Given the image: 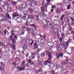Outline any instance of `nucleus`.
Segmentation results:
<instances>
[{
	"mask_svg": "<svg viewBox=\"0 0 74 74\" xmlns=\"http://www.w3.org/2000/svg\"><path fill=\"white\" fill-rule=\"evenodd\" d=\"M3 14H1V15H0V21H3V18H3Z\"/></svg>",
	"mask_w": 74,
	"mask_h": 74,
	"instance_id": "31",
	"label": "nucleus"
},
{
	"mask_svg": "<svg viewBox=\"0 0 74 74\" xmlns=\"http://www.w3.org/2000/svg\"><path fill=\"white\" fill-rule=\"evenodd\" d=\"M32 34L33 36L34 37H35V36H36L35 33L32 32Z\"/></svg>",
	"mask_w": 74,
	"mask_h": 74,
	"instance_id": "45",
	"label": "nucleus"
},
{
	"mask_svg": "<svg viewBox=\"0 0 74 74\" xmlns=\"http://www.w3.org/2000/svg\"><path fill=\"white\" fill-rule=\"evenodd\" d=\"M31 26H32V27H34L35 26V25H34V24H32L30 25Z\"/></svg>",
	"mask_w": 74,
	"mask_h": 74,
	"instance_id": "58",
	"label": "nucleus"
},
{
	"mask_svg": "<svg viewBox=\"0 0 74 74\" xmlns=\"http://www.w3.org/2000/svg\"><path fill=\"white\" fill-rule=\"evenodd\" d=\"M28 62L29 63H31L32 62V61L31 60H28Z\"/></svg>",
	"mask_w": 74,
	"mask_h": 74,
	"instance_id": "63",
	"label": "nucleus"
},
{
	"mask_svg": "<svg viewBox=\"0 0 74 74\" xmlns=\"http://www.w3.org/2000/svg\"><path fill=\"white\" fill-rule=\"evenodd\" d=\"M53 12V9H51L50 10V12Z\"/></svg>",
	"mask_w": 74,
	"mask_h": 74,
	"instance_id": "64",
	"label": "nucleus"
},
{
	"mask_svg": "<svg viewBox=\"0 0 74 74\" xmlns=\"http://www.w3.org/2000/svg\"><path fill=\"white\" fill-rule=\"evenodd\" d=\"M61 24H62V25H63V24H64V22L62 21L61 22Z\"/></svg>",
	"mask_w": 74,
	"mask_h": 74,
	"instance_id": "59",
	"label": "nucleus"
},
{
	"mask_svg": "<svg viewBox=\"0 0 74 74\" xmlns=\"http://www.w3.org/2000/svg\"><path fill=\"white\" fill-rule=\"evenodd\" d=\"M9 39L11 41H13L14 39L12 38V36H10V38H9Z\"/></svg>",
	"mask_w": 74,
	"mask_h": 74,
	"instance_id": "34",
	"label": "nucleus"
},
{
	"mask_svg": "<svg viewBox=\"0 0 74 74\" xmlns=\"http://www.w3.org/2000/svg\"><path fill=\"white\" fill-rule=\"evenodd\" d=\"M71 21H72L71 25L72 26H74V19L73 18H71Z\"/></svg>",
	"mask_w": 74,
	"mask_h": 74,
	"instance_id": "27",
	"label": "nucleus"
},
{
	"mask_svg": "<svg viewBox=\"0 0 74 74\" xmlns=\"http://www.w3.org/2000/svg\"><path fill=\"white\" fill-rule=\"evenodd\" d=\"M33 9H35L34 10V11H37V8H33Z\"/></svg>",
	"mask_w": 74,
	"mask_h": 74,
	"instance_id": "57",
	"label": "nucleus"
},
{
	"mask_svg": "<svg viewBox=\"0 0 74 74\" xmlns=\"http://www.w3.org/2000/svg\"><path fill=\"white\" fill-rule=\"evenodd\" d=\"M64 21L66 22H69V18L68 17L65 18L64 19Z\"/></svg>",
	"mask_w": 74,
	"mask_h": 74,
	"instance_id": "18",
	"label": "nucleus"
},
{
	"mask_svg": "<svg viewBox=\"0 0 74 74\" xmlns=\"http://www.w3.org/2000/svg\"><path fill=\"white\" fill-rule=\"evenodd\" d=\"M25 68V66L24 65L22 67H19L18 66L17 67V70H18L19 71H21L22 70H24Z\"/></svg>",
	"mask_w": 74,
	"mask_h": 74,
	"instance_id": "5",
	"label": "nucleus"
},
{
	"mask_svg": "<svg viewBox=\"0 0 74 74\" xmlns=\"http://www.w3.org/2000/svg\"><path fill=\"white\" fill-rule=\"evenodd\" d=\"M47 21L48 23H51L52 22V19L50 18H47Z\"/></svg>",
	"mask_w": 74,
	"mask_h": 74,
	"instance_id": "21",
	"label": "nucleus"
},
{
	"mask_svg": "<svg viewBox=\"0 0 74 74\" xmlns=\"http://www.w3.org/2000/svg\"><path fill=\"white\" fill-rule=\"evenodd\" d=\"M16 8L18 10L21 11L22 10V9L21 7H16Z\"/></svg>",
	"mask_w": 74,
	"mask_h": 74,
	"instance_id": "32",
	"label": "nucleus"
},
{
	"mask_svg": "<svg viewBox=\"0 0 74 74\" xmlns=\"http://www.w3.org/2000/svg\"><path fill=\"white\" fill-rule=\"evenodd\" d=\"M8 8V10L9 12H11L12 11V10L11 9V8L7 6Z\"/></svg>",
	"mask_w": 74,
	"mask_h": 74,
	"instance_id": "22",
	"label": "nucleus"
},
{
	"mask_svg": "<svg viewBox=\"0 0 74 74\" xmlns=\"http://www.w3.org/2000/svg\"><path fill=\"white\" fill-rule=\"evenodd\" d=\"M62 40H63V39L62 38H59V40L60 41V42H62Z\"/></svg>",
	"mask_w": 74,
	"mask_h": 74,
	"instance_id": "54",
	"label": "nucleus"
},
{
	"mask_svg": "<svg viewBox=\"0 0 74 74\" xmlns=\"http://www.w3.org/2000/svg\"><path fill=\"white\" fill-rule=\"evenodd\" d=\"M52 50H53V52L55 53L56 52V51H57V50H58V49L56 47H53L52 48Z\"/></svg>",
	"mask_w": 74,
	"mask_h": 74,
	"instance_id": "16",
	"label": "nucleus"
},
{
	"mask_svg": "<svg viewBox=\"0 0 74 74\" xmlns=\"http://www.w3.org/2000/svg\"><path fill=\"white\" fill-rule=\"evenodd\" d=\"M36 18V20L37 21H39V16L38 15H36L35 16Z\"/></svg>",
	"mask_w": 74,
	"mask_h": 74,
	"instance_id": "23",
	"label": "nucleus"
},
{
	"mask_svg": "<svg viewBox=\"0 0 74 74\" xmlns=\"http://www.w3.org/2000/svg\"><path fill=\"white\" fill-rule=\"evenodd\" d=\"M30 3H31V1L29 0H27L25 4L26 5H30Z\"/></svg>",
	"mask_w": 74,
	"mask_h": 74,
	"instance_id": "19",
	"label": "nucleus"
},
{
	"mask_svg": "<svg viewBox=\"0 0 74 74\" xmlns=\"http://www.w3.org/2000/svg\"><path fill=\"white\" fill-rule=\"evenodd\" d=\"M33 42H34V41H32V42L29 44V45H32L33 44Z\"/></svg>",
	"mask_w": 74,
	"mask_h": 74,
	"instance_id": "56",
	"label": "nucleus"
},
{
	"mask_svg": "<svg viewBox=\"0 0 74 74\" xmlns=\"http://www.w3.org/2000/svg\"><path fill=\"white\" fill-rule=\"evenodd\" d=\"M71 41V39H68L67 42H65L64 41L62 42V44H60L59 45H57L56 47L57 48H59L60 47V48H63L64 49H66L69 46V44L70 42V41Z\"/></svg>",
	"mask_w": 74,
	"mask_h": 74,
	"instance_id": "1",
	"label": "nucleus"
},
{
	"mask_svg": "<svg viewBox=\"0 0 74 74\" xmlns=\"http://www.w3.org/2000/svg\"><path fill=\"white\" fill-rule=\"evenodd\" d=\"M40 55L42 57H44V56H45V53H42L40 54Z\"/></svg>",
	"mask_w": 74,
	"mask_h": 74,
	"instance_id": "37",
	"label": "nucleus"
},
{
	"mask_svg": "<svg viewBox=\"0 0 74 74\" xmlns=\"http://www.w3.org/2000/svg\"><path fill=\"white\" fill-rule=\"evenodd\" d=\"M27 48H28V46L26 45H25L23 47V51H25L27 49Z\"/></svg>",
	"mask_w": 74,
	"mask_h": 74,
	"instance_id": "15",
	"label": "nucleus"
},
{
	"mask_svg": "<svg viewBox=\"0 0 74 74\" xmlns=\"http://www.w3.org/2000/svg\"><path fill=\"white\" fill-rule=\"evenodd\" d=\"M0 46H3V42H0Z\"/></svg>",
	"mask_w": 74,
	"mask_h": 74,
	"instance_id": "47",
	"label": "nucleus"
},
{
	"mask_svg": "<svg viewBox=\"0 0 74 74\" xmlns=\"http://www.w3.org/2000/svg\"><path fill=\"white\" fill-rule=\"evenodd\" d=\"M44 42H45V39H44ZM44 42L42 43V42L41 43L40 46H41V47H44Z\"/></svg>",
	"mask_w": 74,
	"mask_h": 74,
	"instance_id": "30",
	"label": "nucleus"
},
{
	"mask_svg": "<svg viewBox=\"0 0 74 74\" xmlns=\"http://www.w3.org/2000/svg\"><path fill=\"white\" fill-rule=\"evenodd\" d=\"M15 53L16 55H18V56H19V54L20 53H21L19 51H16L15 52Z\"/></svg>",
	"mask_w": 74,
	"mask_h": 74,
	"instance_id": "24",
	"label": "nucleus"
},
{
	"mask_svg": "<svg viewBox=\"0 0 74 74\" xmlns=\"http://www.w3.org/2000/svg\"><path fill=\"white\" fill-rule=\"evenodd\" d=\"M47 54H48V59L46 61V62H51V60L52 59V53L50 52H48L47 51L46 52Z\"/></svg>",
	"mask_w": 74,
	"mask_h": 74,
	"instance_id": "3",
	"label": "nucleus"
},
{
	"mask_svg": "<svg viewBox=\"0 0 74 74\" xmlns=\"http://www.w3.org/2000/svg\"><path fill=\"white\" fill-rule=\"evenodd\" d=\"M14 32V31L13 30H12L11 31V33H12V36H14V34H13V33Z\"/></svg>",
	"mask_w": 74,
	"mask_h": 74,
	"instance_id": "44",
	"label": "nucleus"
},
{
	"mask_svg": "<svg viewBox=\"0 0 74 74\" xmlns=\"http://www.w3.org/2000/svg\"><path fill=\"white\" fill-rule=\"evenodd\" d=\"M56 55L57 56V59H59V58L60 56H61V57H62L63 56V53H57L56 54Z\"/></svg>",
	"mask_w": 74,
	"mask_h": 74,
	"instance_id": "7",
	"label": "nucleus"
},
{
	"mask_svg": "<svg viewBox=\"0 0 74 74\" xmlns=\"http://www.w3.org/2000/svg\"><path fill=\"white\" fill-rule=\"evenodd\" d=\"M16 21L17 22H21L22 21V17H18L16 18Z\"/></svg>",
	"mask_w": 74,
	"mask_h": 74,
	"instance_id": "6",
	"label": "nucleus"
},
{
	"mask_svg": "<svg viewBox=\"0 0 74 74\" xmlns=\"http://www.w3.org/2000/svg\"><path fill=\"white\" fill-rule=\"evenodd\" d=\"M65 16V15H62V16L60 18V20L61 22H62L63 20V18Z\"/></svg>",
	"mask_w": 74,
	"mask_h": 74,
	"instance_id": "25",
	"label": "nucleus"
},
{
	"mask_svg": "<svg viewBox=\"0 0 74 74\" xmlns=\"http://www.w3.org/2000/svg\"><path fill=\"white\" fill-rule=\"evenodd\" d=\"M71 6V4H70L68 6L67 8V10H70V6Z\"/></svg>",
	"mask_w": 74,
	"mask_h": 74,
	"instance_id": "39",
	"label": "nucleus"
},
{
	"mask_svg": "<svg viewBox=\"0 0 74 74\" xmlns=\"http://www.w3.org/2000/svg\"><path fill=\"white\" fill-rule=\"evenodd\" d=\"M28 10L30 12H33V10L31 9H29Z\"/></svg>",
	"mask_w": 74,
	"mask_h": 74,
	"instance_id": "49",
	"label": "nucleus"
},
{
	"mask_svg": "<svg viewBox=\"0 0 74 74\" xmlns=\"http://www.w3.org/2000/svg\"><path fill=\"white\" fill-rule=\"evenodd\" d=\"M61 35L63 37H64V34L63 33H62L61 34Z\"/></svg>",
	"mask_w": 74,
	"mask_h": 74,
	"instance_id": "62",
	"label": "nucleus"
},
{
	"mask_svg": "<svg viewBox=\"0 0 74 74\" xmlns=\"http://www.w3.org/2000/svg\"><path fill=\"white\" fill-rule=\"evenodd\" d=\"M42 71V69H39V70H38V71H38V72H41V71Z\"/></svg>",
	"mask_w": 74,
	"mask_h": 74,
	"instance_id": "55",
	"label": "nucleus"
},
{
	"mask_svg": "<svg viewBox=\"0 0 74 74\" xmlns=\"http://www.w3.org/2000/svg\"><path fill=\"white\" fill-rule=\"evenodd\" d=\"M49 5V4H48V3H47L45 4V7H47Z\"/></svg>",
	"mask_w": 74,
	"mask_h": 74,
	"instance_id": "50",
	"label": "nucleus"
},
{
	"mask_svg": "<svg viewBox=\"0 0 74 74\" xmlns=\"http://www.w3.org/2000/svg\"><path fill=\"white\" fill-rule=\"evenodd\" d=\"M60 21H59L58 20H56L54 21V24L55 25H58L60 24Z\"/></svg>",
	"mask_w": 74,
	"mask_h": 74,
	"instance_id": "8",
	"label": "nucleus"
},
{
	"mask_svg": "<svg viewBox=\"0 0 74 74\" xmlns=\"http://www.w3.org/2000/svg\"><path fill=\"white\" fill-rule=\"evenodd\" d=\"M41 10L42 11V13H40V15L42 16H45V14L44 13L45 12V10H44V7L42 6L41 7Z\"/></svg>",
	"mask_w": 74,
	"mask_h": 74,
	"instance_id": "4",
	"label": "nucleus"
},
{
	"mask_svg": "<svg viewBox=\"0 0 74 74\" xmlns=\"http://www.w3.org/2000/svg\"><path fill=\"white\" fill-rule=\"evenodd\" d=\"M9 46H11L12 48L14 50H15V49H16L15 48V45L14 44H9Z\"/></svg>",
	"mask_w": 74,
	"mask_h": 74,
	"instance_id": "12",
	"label": "nucleus"
},
{
	"mask_svg": "<svg viewBox=\"0 0 74 74\" xmlns=\"http://www.w3.org/2000/svg\"><path fill=\"white\" fill-rule=\"evenodd\" d=\"M12 3L13 4H16V3L13 1H12Z\"/></svg>",
	"mask_w": 74,
	"mask_h": 74,
	"instance_id": "46",
	"label": "nucleus"
},
{
	"mask_svg": "<svg viewBox=\"0 0 74 74\" xmlns=\"http://www.w3.org/2000/svg\"><path fill=\"white\" fill-rule=\"evenodd\" d=\"M47 45L50 47H53V42H47Z\"/></svg>",
	"mask_w": 74,
	"mask_h": 74,
	"instance_id": "9",
	"label": "nucleus"
},
{
	"mask_svg": "<svg viewBox=\"0 0 74 74\" xmlns=\"http://www.w3.org/2000/svg\"><path fill=\"white\" fill-rule=\"evenodd\" d=\"M31 5L32 7L34 6V5H36V1H31Z\"/></svg>",
	"mask_w": 74,
	"mask_h": 74,
	"instance_id": "10",
	"label": "nucleus"
},
{
	"mask_svg": "<svg viewBox=\"0 0 74 74\" xmlns=\"http://www.w3.org/2000/svg\"><path fill=\"white\" fill-rule=\"evenodd\" d=\"M28 18L29 19H34V17L33 16V15L31 14H29L28 15Z\"/></svg>",
	"mask_w": 74,
	"mask_h": 74,
	"instance_id": "13",
	"label": "nucleus"
},
{
	"mask_svg": "<svg viewBox=\"0 0 74 74\" xmlns=\"http://www.w3.org/2000/svg\"><path fill=\"white\" fill-rule=\"evenodd\" d=\"M6 16H7V18H8L9 19H10L11 18L10 16V15H9L8 13L6 14Z\"/></svg>",
	"mask_w": 74,
	"mask_h": 74,
	"instance_id": "33",
	"label": "nucleus"
},
{
	"mask_svg": "<svg viewBox=\"0 0 74 74\" xmlns=\"http://www.w3.org/2000/svg\"><path fill=\"white\" fill-rule=\"evenodd\" d=\"M51 29L53 32H55L57 30L56 29H55V28H52Z\"/></svg>",
	"mask_w": 74,
	"mask_h": 74,
	"instance_id": "36",
	"label": "nucleus"
},
{
	"mask_svg": "<svg viewBox=\"0 0 74 74\" xmlns=\"http://www.w3.org/2000/svg\"><path fill=\"white\" fill-rule=\"evenodd\" d=\"M73 28H72L71 26H69V30H71V29H72Z\"/></svg>",
	"mask_w": 74,
	"mask_h": 74,
	"instance_id": "52",
	"label": "nucleus"
},
{
	"mask_svg": "<svg viewBox=\"0 0 74 74\" xmlns=\"http://www.w3.org/2000/svg\"><path fill=\"white\" fill-rule=\"evenodd\" d=\"M18 15H19V14H18V13L17 12H16L14 14H13L12 15L13 18H15V17H16L18 16Z\"/></svg>",
	"mask_w": 74,
	"mask_h": 74,
	"instance_id": "11",
	"label": "nucleus"
},
{
	"mask_svg": "<svg viewBox=\"0 0 74 74\" xmlns=\"http://www.w3.org/2000/svg\"><path fill=\"white\" fill-rule=\"evenodd\" d=\"M34 58H35V56H30V57H29V58L30 59L32 60V59H33Z\"/></svg>",
	"mask_w": 74,
	"mask_h": 74,
	"instance_id": "29",
	"label": "nucleus"
},
{
	"mask_svg": "<svg viewBox=\"0 0 74 74\" xmlns=\"http://www.w3.org/2000/svg\"><path fill=\"white\" fill-rule=\"evenodd\" d=\"M12 43L13 44H15V43H16V41H15V40L14 39L13 40V41L12 42Z\"/></svg>",
	"mask_w": 74,
	"mask_h": 74,
	"instance_id": "48",
	"label": "nucleus"
},
{
	"mask_svg": "<svg viewBox=\"0 0 74 74\" xmlns=\"http://www.w3.org/2000/svg\"><path fill=\"white\" fill-rule=\"evenodd\" d=\"M30 64L31 65H34V62H32V63H30Z\"/></svg>",
	"mask_w": 74,
	"mask_h": 74,
	"instance_id": "60",
	"label": "nucleus"
},
{
	"mask_svg": "<svg viewBox=\"0 0 74 74\" xmlns=\"http://www.w3.org/2000/svg\"><path fill=\"white\" fill-rule=\"evenodd\" d=\"M4 69V68H2L1 66H0V70L1 71H3V70Z\"/></svg>",
	"mask_w": 74,
	"mask_h": 74,
	"instance_id": "41",
	"label": "nucleus"
},
{
	"mask_svg": "<svg viewBox=\"0 0 74 74\" xmlns=\"http://www.w3.org/2000/svg\"><path fill=\"white\" fill-rule=\"evenodd\" d=\"M21 33L22 34V35H23V34H25V30H22L21 32Z\"/></svg>",
	"mask_w": 74,
	"mask_h": 74,
	"instance_id": "42",
	"label": "nucleus"
},
{
	"mask_svg": "<svg viewBox=\"0 0 74 74\" xmlns=\"http://www.w3.org/2000/svg\"><path fill=\"white\" fill-rule=\"evenodd\" d=\"M56 13L57 14V15H58V14H60V11L59 10H56Z\"/></svg>",
	"mask_w": 74,
	"mask_h": 74,
	"instance_id": "28",
	"label": "nucleus"
},
{
	"mask_svg": "<svg viewBox=\"0 0 74 74\" xmlns=\"http://www.w3.org/2000/svg\"><path fill=\"white\" fill-rule=\"evenodd\" d=\"M4 48L6 52H10V49L7 46H5Z\"/></svg>",
	"mask_w": 74,
	"mask_h": 74,
	"instance_id": "17",
	"label": "nucleus"
},
{
	"mask_svg": "<svg viewBox=\"0 0 74 74\" xmlns=\"http://www.w3.org/2000/svg\"><path fill=\"white\" fill-rule=\"evenodd\" d=\"M26 29L27 31H32L33 30V28H26Z\"/></svg>",
	"mask_w": 74,
	"mask_h": 74,
	"instance_id": "26",
	"label": "nucleus"
},
{
	"mask_svg": "<svg viewBox=\"0 0 74 74\" xmlns=\"http://www.w3.org/2000/svg\"><path fill=\"white\" fill-rule=\"evenodd\" d=\"M23 13L24 15H26L27 14V12L26 11H23Z\"/></svg>",
	"mask_w": 74,
	"mask_h": 74,
	"instance_id": "38",
	"label": "nucleus"
},
{
	"mask_svg": "<svg viewBox=\"0 0 74 74\" xmlns=\"http://www.w3.org/2000/svg\"><path fill=\"white\" fill-rule=\"evenodd\" d=\"M55 7H56V6L55 5H53L52 6V8H55Z\"/></svg>",
	"mask_w": 74,
	"mask_h": 74,
	"instance_id": "61",
	"label": "nucleus"
},
{
	"mask_svg": "<svg viewBox=\"0 0 74 74\" xmlns=\"http://www.w3.org/2000/svg\"><path fill=\"white\" fill-rule=\"evenodd\" d=\"M6 54H7V53L6 52H3L2 53V55H4V56H5V55H6Z\"/></svg>",
	"mask_w": 74,
	"mask_h": 74,
	"instance_id": "43",
	"label": "nucleus"
},
{
	"mask_svg": "<svg viewBox=\"0 0 74 74\" xmlns=\"http://www.w3.org/2000/svg\"><path fill=\"white\" fill-rule=\"evenodd\" d=\"M45 74H50V72L49 71H47L45 72Z\"/></svg>",
	"mask_w": 74,
	"mask_h": 74,
	"instance_id": "40",
	"label": "nucleus"
},
{
	"mask_svg": "<svg viewBox=\"0 0 74 74\" xmlns=\"http://www.w3.org/2000/svg\"><path fill=\"white\" fill-rule=\"evenodd\" d=\"M34 48L36 49V48H38V45L36 43H35L34 44Z\"/></svg>",
	"mask_w": 74,
	"mask_h": 74,
	"instance_id": "20",
	"label": "nucleus"
},
{
	"mask_svg": "<svg viewBox=\"0 0 74 74\" xmlns=\"http://www.w3.org/2000/svg\"><path fill=\"white\" fill-rule=\"evenodd\" d=\"M59 65L57 64L56 66V69H59Z\"/></svg>",
	"mask_w": 74,
	"mask_h": 74,
	"instance_id": "53",
	"label": "nucleus"
},
{
	"mask_svg": "<svg viewBox=\"0 0 74 74\" xmlns=\"http://www.w3.org/2000/svg\"><path fill=\"white\" fill-rule=\"evenodd\" d=\"M42 24L44 25H48V23L45 20H42Z\"/></svg>",
	"mask_w": 74,
	"mask_h": 74,
	"instance_id": "14",
	"label": "nucleus"
},
{
	"mask_svg": "<svg viewBox=\"0 0 74 74\" xmlns=\"http://www.w3.org/2000/svg\"><path fill=\"white\" fill-rule=\"evenodd\" d=\"M49 64V67L51 69H53L54 67H55V65L53 64H51V62H48L47 61H46L45 62V65H47V64Z\"/></svg>",
	"mask_w": 74,
	"mask_h": 74,
	"instance_id": "2",
	"label": "nucleus"
},
{
	"mask_svg": "<svg viewBox=\"0 0 74 74\" xmlns=\"http://www.w3.org/2000/svg\"><path fill=\"white\" fill-rule=\"evenodd\" d=\"M4 4H5V6H7V7H8V6H9L8 3V2H5Z\"/></svg>",
	"mask_w": 74,
	"mask_h": 74,
	"instance_id": "35",
	"label": "nucleus"
},
{
	"mask_svg": "<svg viewBox=\"0 0 74 74\" xmlns=\"http://www.w3.org/2000/svg\"><path fill=\"white\" fill-rule=\"evenodd\" d=\"M1 64L2 66H5V64H4L3 62L1 63Z\"/></svg>",
	"mask_w": 74,
	"mask_h": 74,
	"instance_id": "51",
	"label": "nucleus"
}]
</instances>
